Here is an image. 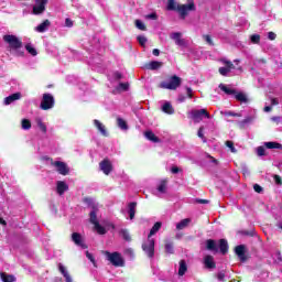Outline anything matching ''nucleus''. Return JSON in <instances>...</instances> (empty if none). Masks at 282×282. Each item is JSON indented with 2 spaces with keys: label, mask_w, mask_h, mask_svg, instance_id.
Segmentation results:
<instances>
[{
  "label": "nucleus",
  "mask_w": 282,
  "mask_h": 282,
  "mask_svg": "<svg viewBox=\"0 0 282 282\" xmlns=\"http://www.w3.org/2000/svg\"><path fill=\"white\" fill-rule=\"evenodd\" d=\"M206 250H208L209 252H214V254H217V252H220V254H228V240L226 239H220L218 241V246H217V241L214 239H207L206 240Z\"/></svg>",
  "instance_id": "nucleus-1"
},
{
  "label": "nucleus",
  "mask_w": 282,
  "mask_h": 282,
  "mask_svg": "<svg viewBox=\"0 0 282 282\" xmlns=\"http://www.w3.org/2000/svg\"><path fill=\"white\" fill-rule=\"evenodd\" d=\"M107 261L111 263L115 268H124V258H122V253L115 251V252H105Z\"/></svg>",
  "instance_id": "nucleus-2"
},
{
  "label": "nucleus",
  "mask_w": 282,
  "mask_h": 282,
  "mask_svg": "<svg viewBox=\"0 0 282 282\" xmlns=\"http://www.w3.org/2000/svg\"><path fill=\"white\" fill-rule=\"evenodd\" d=\"M182 86V78L177 75H173L169 78V82H161L159 87L161 89H170L171 91H175L178 87Z\"/></svg>",
  "instance_id": "nucleus-3"
},
{
  "label": "nucleus",
  "mask_w": 282,
  "mask_h": 282,
  "mask_svg": "<svg viewBox=\"0 0 282 282\" xmlns=\"http://www.w3.org/2000/svg\"><path fill=\"white\" fill-rule=\"evenodd\" d=\"M219 89L227 94V96H235L236 100L239 102H248V97L243 93H237L236 89L229 88L228 86L220 84Z\"/></svg>",
  "instance_id": "nucleus-4"
},
{
  "label": "nucleus",
  "mask_w": 282,
  "mask_h": 282,
  "mask_svg": "<svg viewBox=\"0 0 282 282\" xmlns=\"http://www.w3.org/2000/svg\"><path fill=\"white\" fill-rule=\"evenodd\" d=\"M195 1L191 0L187 4H177L176 12H178L181 19H186L188 12H195Z\"/></svg>",
  "instance_id": "nucleus-5"
},
{
  "label": "nucleus",
  "mask_w": 282,
  "mask_h": 282,
  "mask_svg": "<svg viewBox=\"0 0 282 282\" xmlns=\"http://www.w3.org/2000/svg\"><path fill=\"white\" fill-rule=\"evenodd\" d=\"M4 43H8L10 50H21L23 47V42L17 37V35H3Z\"/></svg>",
  "instance_id": "nucleus-6"
},
{
  "label": "nucleus",
  "mask_w": 282,
  "mask_h": 282,
  "mask_svg": "<svg viewBox=\"0 0 282 282\" xmlns=\"http://www.w3.org/2000/svg\"><path fill=\"white\" fill-rule=\"evenodd\" d=\"M47 160L51 161V165L56 167L57 173L59 175H69V166H67V163L62 161H54V159L47 158Z\"/></svg>",
  "instance_id": "nucleus-7"
},
{
  "label": "nucleus",
  "mask_w": 282,
  "mask_h": 282,
  "mask_svg": "<svg viewBox=\"0 0 282 282\" xmlns=\"http://www.w3.org/2000/svg\"><path fill=\"white\" fill-rule=\"evenodd\" d=\"M142 250L150 259H153L155 256V239L148 238V242L142 245Z\"/></svg>",
  "instance_id": "nucleus-8"
},
{
  "label": "nucleus",
  "mask_w": 282,
  "mask_h": 282,
  "mask_svg": "<svg viewBox=\"0 0 282 282\" xmlns=\"http://www.w3.org/2000/svg\"><path fill=\"white\" fill-rule=\"evenodd\" d=\"M40 108L43 111H48V109H53L54 108V96H52V94H44L42 97Z\"/></svg>",
  "instance_id": "nucleus-9"
},
{
  "label": "nucleus",
  "mask_w": 282,
  "mask_h": 282,
  "mask_svg": "<svg viewBox=\"0 0 282 282\" xmlns=\"http://www.w3.org/2000/svg\"><path fill=\"white\" fill-rule=\"evenodd\" d=\"M221 64L225 65V67H219L218 72L220 76H228L232 69H235V64H232L231 61L223 58L220 59Z\"/></svg>",
  "instance_id": "nucleus-10"
},
{
  "label": "nucleus",
  "mask_w": 282,
  "mask_h": 282,
  "mask_svg": "<svg viewBox=\"0 0 282 282\" xmlns=\"http://www.w3.org/2000/svg\"><path fill=\"white\" fill-rule=\"evenodd\" d=\"M203 116L205 118H207L208 120L210 118V113L208 112V110H206L204 108L199 109V110L194 109V110L191 111L192 120H196L197 122H199L200 120H204Z\"/></svg>",
  "instance_id": "nucleus-11"
},
{
  "label": "nucleus",
  "mask_w": 282,
  "mask_h": 282,
  "mask_svg": "<svg viewBox=\"0 0 282 282\" xmlns=\"http://www.w3.org/2000/svg\"><path fill=\"white\" fill-rule=\"evenodd\" d=\"M170 39H172L178 47H186V40L182 37V32L171 33Z\"/></svg>",
  "instance_id": "nucleus-12"
},
{
  "label": "nucleus",
  "mask_w": 282,
  "mask_h": 282,
  "mask_svg": "<svg viewBox=\"0 0 282 282\" xmlns=\"http://www.w3.org/2000/svg\"><path fill=\"white\" fill-rule=\"evenodd\" d=\"M99 167H100V171H102V173L105 175H109L111 173V171H113V165L111 164V161H109V159H104L99 163Z\"/></svg>",
  "instance_id": "nucleus-13"
},
{
  "label": "nucleus",
  "mask_w": 282,
  "mask_h": 282,
  "mask_svg": "<svg viewBox=\"0 0 282 282\" xmlns=\"http://www.w3.org/2000/svg\"><path fill=\"white\" fill-rule=\"evenodd\" d=\"M72 241L75 243V246H79V248H83V250H87V243L83 240V235L78 232L72 234Z\"/></svg>",
  "instance_id": "nucleus-14"
},
{
  "label": "nucleus",
  "mask_w": 282,
  "mask_h": 282,
  "mask_svg": "<svg viewBox=\"0 0 282 282\" xmlns=\"http://www.w3.org/2000/svg\"><path fill=\"white\" fill-rule=\"evenodd\" d=\"M235 253L237 254L238 259L245 263V261H248V257H246V246L239 245L235 247Z\"/></svg>",
  "instance_id": "nucleus-15"
},
{
  "label": "nucleus",
  "mask_w": 282,
  "mask_h": 282,
  "mask_svg": "<svg viewBox=\"0 0 282 282\" xmlns=\"http://www.w3.org/2000/svg\"><path fill=\"white\" fill-rule=\"evenodd\" d=\"M45 6H47V1L36 0L33 7V14H43L45 12Z\"/></svg>",
  "instance_id": "nucleus-16"
},
{
  "label": "nucleus",
  "mask_w": 282,
  "mask_h": 282,
  "mask_svg": "<svg viewBox=\"0 0 282 282\" xmlns=\"http://www.w3.org/2000/svg\"><path fill=\"white\" fill-rule=\"evenodd\" d=\"M204 264L207 270H215V268H217V263H215V258L210 254L205 256Z\"/></svg>",
  "instance_id": "nucleus-17"
},
{
  "label": "nucleus",
  "mask_w": 282,
  "mask_h": 282,
  "mask_svg": "<svg viewBox=\"0 0 282 282\" xmlns=\"http://www.w3.org/2000/svg\"><path fill=\"white\" fill-rule=\"evenodd\" d=\"M94 124H95L96 129H98V131L101 133V135H104L105 138H107L109 135V133L107 132V128L105 127V124H102V122L95 119Z\"/></svg>",
  "instance_id": "nucleus-18"
},
{
  "label": "nucleus",
  "mask_w": 282,
  "mask_h": 282,
  "mask_svg": "<svg viewBox=\"0 0 282 282\" xmlns=\"http://www.w3.org/2000/svg\"><path fill=\"white\" fill-rule=\"evenodd\" d=\"M50 25H52V22L50 20H44L35 28V30L40 33L47 32V30H50Z\"/></svg>",
  "instance_id": "nucleus-19"
},
{
  "label": "nucleus",
  "mask_w": 282,
  "mask_h": 282,
  "mask_svg": "<svg viewBox=\"0 0 282 282\" xmlns=\"http://www.w3.org/2000/svg\"><path fill=\"white\" fill-rule=\"evenodd\" d=\"M58 270H59L61 274H63L66 282H73L72 275H69V272L67 271L65 265H63V263H58Z\"/></svg>",
  "instance_id": "nucleus-20"
},
{
  "label": "nucleus",
  "mask_w": 282,
  "mask_h": 282,
  "mask_svg": "<svg viewBox=\"0 0 282 282\" xmlns=\"http://www.w3.org/2000/svg\"><path fill=\"white\" fill-rule=\"evenodd\" d=\"M56 191L59 195H65L66 191H69V186L67 185V183L63 182V181H58L57 182V187Z\"/></svg>",
  "instance_id": "nucleus-21"
},
{
  "label": "nucleus",
  "mask_w": 282,
  "mask_h": 282,
  "mask_svg": "<svg viewBox=\"0 0 282 282\" xmlns=\"http://www.w3.org/2000/svg\"><path fill=\"white\" fill-rule=\"evenodd\" d=\"M14 100H21V93H14L4 98V105H12Z\"/></svg>",
  "instance_id": "nucleus-22"
},
{
  "label": "nucleus",
  "mask_w": 282,
  "mask_h": 282,
  "mask_svg": "<svg viewBox=\"0 0 282 282\" xmlns=\"http://www.w3.org/2000/svg\"><path fill=\"white\" fill-rule=\"evenodd\" d=\"M97 213H98V208H96V206L93 205V210L89 214V221L94 226H96V224H99L98 223V215H97Z\"/></svg>",
  "instance_id": "nucleus-23"
},
{
  "label": "nucleus",
  "mask_w": 282,
  "mask_h": 282,
  "mask_svg": "<svg viewBox=\"0 0 282 282\" xmlns=\"http://www.w3.org/2000/svg\"><path fill=\"white\" fill-rule=\"evenodd\" d=\"M162 111L163 113H167V116H173V113H175V108H173V105H171V102H165L162 106Z\"/></svg>",
  "instance_id": "nucleus-24"
},
{
  "label": "nucleus",
  "mask_w": 282,
  "mask_h": 282,
  "mask_svg": "<svg viewBox=\"0 0 282 282\" xmlns=\"http://www.w3.org/2000/svg\"><path fill=\"white\" fill-rule=\"evenodd\" d=\"M144 135H145L147 140H150V142L160 143V138H158V135H155V133H153V131L148 130L144 132Z\"/></svg>",
  "instance_id": "nucleus-25"
},
{
  "label": "nucleus",
  "mask_w": 282,
  "mask_h": 282,
  "mask_svg": "<svg viewBox=\"0 0 282 282\" xmlns=\"http://www.w3.org/2000/svg\"><path fill=\"white\" fill-rule=\"evenodd\" d=\"M187 271H188V265L186 264V260H181L180 267H178V276H184Z\"/></svg>",
  "instance_id": "nucleus-26"
},
{
  "label": "nucleus",
  "mask_w": 282,
  "mask_h": 282,
  "mask_svg": "<svg viewBox=\"0 0 282 282\" xmlns=\"http://www.w3.org/2000/svg\"><path fill=\"white\" fill-rule=\"evenodd\" d=\"M160 228H162V223L156 221L153 227L150 229V234L148 235V239H151L153 235L160 232Z\"/></svg>",
  "instance_id": "nucleus-27"
},
{
  "label": "nucleus",
  "mask_w": 282,
  "mask_h": 282,
  "mask_svg": "<svg viewBox=\"0 0 282 282\" xmlns=\"http://www.w3.org/2000/svg\"><path fill=\"white\" fill-rule=\"evenodd\" d=\"M0 279L3 282H14V281H17V278H14V275L8 274L6 272H0Z\"/></svg>",
  "instance_id": "nucleus-28"
},
{
  "label": "nucleus",
  "mask_w": 282,
  "mask_h": 282,
  "mask_svg": "<svg viewBox=\"0 0 282 282\" xmlns=\"http://www.w3.org/2000/svg\"><path fill=\"white\" fill-rule=\"evenodd\" d=\"M160 67H162V62H158V61H152L145 65L147 69H152V70L160 69Z\"/></svg>",
  "instance_id": "nucleus-29"
},
{
  "label": "nucleus",
  "mask_w": 282,
  "mask_h": 282,
  "mask_svg": "<svg viewBox=\"0 0 282 282\" xmlns=\"http://www.w3.org/2000/svg\"><path fill=\"white\" fill-rule=\"evenodd\" d=\"M191 218H185L176 224V230H184V228H188V224H191Z\"/></svg>",
  "instance_id": "nucleus-30"
},
{
  "label": "nucleus",
  "mask_w": 282,
  "mask_h": 282,
  "mask_svg": "<svg viewBox=\"0 0 282 282\" xmlns=\"http://www.w3.org/2000/svg\"><path fill=\"white\" fill-rule=\"evenodd\" d=\"M135 206H138L135 202L129 203L128 205L130 219H135Z\"/></svg>",
  "instance_id": "nucleus-31"
},
{
  "label": "nucleus",
  "mask_w": 282,
  "mask_h": 282,
  "mask_svg": "<svg viewBox=\"0 0 282 282\" xmlns=\"http://www.w3.org/2000/svg\"><path fill=\"white\" fill-rule=\"evenodd\" d=\"M35 122H36L39 129L42 131V133H47V126H45V123L43 122V119L36 118Z\"/></svg>",
  "instance_id": "nucleus-32"
},
{
  "label": "nucleus",
  "mask_w": 282,
  "mask_h": 282,
  "mask_svg": "<svg viewBox=\"0 0 282 282\" xmlns=\"http://www.w3.org/2000/svg\"><path fill=\"white\" fill-rule=\"evenodd\" d=\"M265 149H282V144L279 142H264Z\"/></svg>",
  "instance_id": "nucleus-33"
},
{
  "label": "nucleus",
  "mask_w": 282,
  "mask_h": 282,
  "mask_svg": "<svg viewBox=\"0 0 282 282\" xmlns=\"http://www.w3.org/2000/svg\"><path fill=\"white\" fill-rule=\"evenodd\" d=\"M117 124H118L119 129H122L123 131H127V129H129L127 121H124V119H122V118H117Z\"/></svg>",
  "instance_id": "nucleus-34"
},
{
  "label": "nucleus",
  "mask_w": 282,
  "mask_h": 282,
  "mask_svg": "<svg viewBox=\"0 0 282 282\" xmlns=\"http://www.w3.org/2000/svg\"><path fill=\"white\" fill-rule=\"evenodd\" d=\"M21 124L24 131H30V129H32V121H30V119H22Z\"/></svg>",
  "instance_id": "nucleus-35"
},
{
  "label": "nucleus",
  "mask_w": 282,
  "mask_h": 282,
  "mask_svg": "<svg viewBox=\"0 0 282 282\" xmlns=\"http://www.w3.org/2000/svg\"><path fill=\"white\" fill-rule=\"evenodd\" d=\"M120 235H121V237H122V239L124 240V241H132V239H131V235L129 234V230H127V229H121L120 230Z\"/></svg>",
  "instance_id": "nucleus-36"
},
{
  "label": "nucleus",
  "mask_w": 282,
  "mask_h": 282,
  "mask_svg": "<svg viewBox=\"0 0 282 282\" xmlns=\"http://www.w3.org/2000/svg\"><path fill=\"white\" fill-rule=\"evenodd\" d=\"M165 252H166L167 254H173V253L175 252L173 242H171V241H166V242H165Z\"/></svg>",
  "instance_id": "nucleus-37"
},
{
  "label": "nucleus",
  "mask_w": 282,
  "mask_h": 282,
  "mask_svg": "<svg viewBox=\"0 0 282 282\" xmlns=\"http://www.w3.org/2000/svg\"><path fill=\"white\" fill-rule=\"evenodd\" d=\"M166 184H169L167 180H162L158 186L159 193H166Z\"/></svg>",
  "instance_id": "nucleus-38"
},
{
  "label": "nucleus",
  "mask_w": 282,
  "mask_h": 282,
  "mask_svg": "<svg viewBox=\"0 0 282 282\" xmlns=\"http://www.w3.org/2000/svg\"><path fill=\"white\" fill-rule=\"evenodd\" d=\"M166 10L169 11H177V2L175 0H169Z\"/></svg>",
  "instance_id": "nucleus-39"
},
{
  "label": "nucleus",
  "mask_w": 282,
  "mask_h": 282,
  "mask_svg": "<svg viewBox=\"0 0 282 282\" xmlns=\"http://www.w3.org/2000/svg\"><path fill=\"white\" fill-rule=\"evenodd\" d=\"M254 122V117H246L242 121H240V129H243L246 124H250Z\"/></svg>",
  "instance_id": "nucleus-40"
},
{
  "label": "nucleus",
  "mask_w": 282,
  "mask_h": 282,
  "mask_svg": "<svg viewBox=\"0 0 282 282\" xmlns=\"http://www.w3.org/2000/svg\"><path fill=\"white\" fill-rule=\"evenodd\" d=\"M95 230L98 232V235H107V229H105L100 223H96Z\"/></svg>",
  "instance_id": "nucleus-41"
},
{
  "label": "nucleus",
  "mask_w": 282,
  "mask_h": 282,
  "mask_svg": "<svg viewBox=\"0 0 282 282\" xmlns=\"http://www.w3.org/2000/svg\"><path fill=\"white\" fill-rule=\"evenodd\" d=\"M25 50H26V52H29V54H31V56H36V54H39V52H36V48H34L30 44L25 45Z\"/></svg>",
  "instance_id": "nucleus-42"
},
{
  "label": "nucleus",
  "mask_w": 282,
  "mask_h": 282,
  "mask_svg": "<svg viewBox=\"0 0 282 282\" xmlns=\"http://www.w3.org/2000/svg\"><path fill=\"white\" fill-rule=\"evenodd\" d=\"M134 23L138 30H141L142 32H147V25H144V23L141 20H135Z\"/></svg>",
  "instance_id": "nucleus-43"
},
{
  "label": "nucleus",
  "mask_w": 282,
  "mask_h": 282,
  "mask_svg": "<svg viewBox=\"0 0 282 282\" xmlns=\"http://www.w3.org/2000/svg\"><path fill=\"white\" fill-rule=\"evenodd\" d=\"M250 41L251 43H253L254 45H259V43L261 42V35L259 34H253L250 36Z\"/></svg>",
  "instance_id": "nucleus-44"
},
{
  "label": "nucleus",
  "mask_w": 282,
  "mask_h": 282,
  "mask_svg": "<svg viewBox=\"0 0 282 282\" xmlns=\"http://www.w3.org/2000/svg\"><path fill=\"white\" fill-rule=\"evenodd\" d=\"M257 155H259V158H263V155H265V148L263 145L257 148Z\"/></svg>",
  "instance_id": "nucleus-45"
},
{
  "label": "nucleus",
  "mask_w": 282,
  "mask_h": 282,
  "mask_svg": "<svg viewBox=\"0 0 282 282\" xmlns=\"http://www.w3.org/2000/svg\"><path fill=\"white\" fill-rule=\"evenodd\" d=\"M137 41L139 42V44L141 45V47H144V45H147V37L145 36H143V35H139L138 37H137Z\"/></svg>",
  "instance_id": "nucleus-46"
},
{
  "label": "nucleus",
  "mask_w": 282,
  "mask_h": 282,
  "mask_svg": "<svg viewBox=\"0 0 282 282\" xmlns=\"http://www.w3.org/2000/svg\"><path fill=\"white\" fill-rule=\"evenodd\" d=\"M226 147H228V149H230L231 153H237V150L235 149V142L226 141Z\"/></svg>",
  "instance_id": "nucleus-47"
},
{
  "label": "nucleus",
  "mask_w": 282,
  "mask_h": 282,
  "mask_svg": "<svg viewBox=\"0 0 282 282\" xmlns=\"http://www.w3.org/2000/svg\"><path fill=\"white\" fill-rule=\"evenodd\" d=\"M203 39L207 42L208 45H215V43L213 42V37H210V35L204 34Z\"/></svg>",
  "instance_id": "nucleus-48"
},
{
  "label": "nucleus",
  "mask_w": 282,
  "mask_h": 282,
  "mask_svg": "<svg viewBox=\"0 0 282 282\" xmlns=\"http://www.w3.org/2000/svg\"><path fill=\"white\" fill-rule=\"evenodd\" d=\"M273 180H274L275 184H278V186H282V178L279 174H274Z\"/></svg>",
  "instance_id": "nucleus-49"
},
{
  "label": "nucleus",
  "mask_w": 282,
  "mask_h": 282,
  "mask_svg": "<svg viewBox=\"0 0 282 282\" xmlns=\"http://www.w3.org/2000/svg\"><path fill=\"white\" fill-rule=\"evenodd\" d=\"M245 237H254V229L241 231Z\"/></svg>",
  "instance_id": "nucleus-50"
},
{
  "label": "nucleus",
  "mask_w": 282,
  "mask_h": 282,
  "mask_svg": "<svg viewBox=\"0 0 282 282\" xmlns=\"http://www.w3.org/2000/svg\"><path fill=\"white\" fill-rule=\"evenodd\" d=\"M217 279L218 281L226 282V273L224 271L218 272Z\"/></svg>",
  "instance_id": "nucleus-51"
},
{
  "label": "nucleus",
  "mask_w": 282,
  "mask_h": 282,
  "mask_svg": "<svg viewBox=\"0 0 282 282\" xmlns=\"http://www.w3.org/2000/svg\"><path fill=\"white\" fill-rule=\"evenodd\" d=\"M86 257L89 259V261H91V263H94V265H96V258H94V254H91L89 251H86Z\"/></svg>",
  "instance_id": "nucleus-52"
},
{
  "label": "nucleus",
  "mask_w": 282,
  "mask_h": 282,
  "mask_svg": "<svg viewBox=\"0 0 282 282\" xmlns=\"http://www.w3.org/2000/svg\"><path fill=\"white\" fill-rule=\"evenodd\" d=\"M225 116L232 117V118H239L241 115H239L237 112H232V111H226Z\"/></svg>",
  "instance_id": "nucleus-53"
},
{
  "label": "nucleus",
  "mask_w": 282,
  "mask_h": 282,
  "mask_svg": "<svg viewBox=\"0 0 282 282\" xmlns=\"http://www.w3.org/2000/svg\"><path fill=\"white\" fill-rule=\"evenodd\" d=\"M83 202L88 206H94V199H91V197H84Z\"/></svg>",
  "instance_id": "nucleus-54"
},
{
  "label": "nucleus",
  "mask_w": 282,
  "mask_h": 282,
  "mask_svg": "<svg viewBox=\"0 0 282 282\" xmlns=\"http://www.w3.org/2000/svg\"><path fill=\"white\" fill-rule=\"evenodd\" d=\"M65 26L66 28H74V21H72V19L66 18L65 19Z\"/></svg>",
  "instance_id": "nucleus-55"
},
{
  "label": "nucleus",
  "mask_w": 282,
  "mask_h": 282,
  "mask_svg": "<svg viewBox=\"0 0 282 282\" xmlns=\"http://www.w3.org/2000/svg\"><path fill=\"white\" fill-rule=\"evenodd\" d=\"M120 89H122L123 91H128L129 90V83H120L119 84Z\"/></svg>",
  "instance_id": "nucleus-56"
},
{
  "label": "nucleus",
  "mask_w": 282,
  "mask_h": 282,
  "mask_svg": "<svg viewBox=\"0 0 282 282\" xmlns=\"http://www.w3.org/2000/svg\"><path fill=\"white\" fill-rule=\"evenodd\" d=\"M253 191L256 193H263V187H261V185H259V184H254L253 185Z\"/></svg>",
  "instance_id": "nucleus-57"
},
{
  "label": "nucleus",
  "mask_w": 282,
  "mask_h": 282,
  "mask_svg": "<svg viewBox=\"0 0 282 282\" xmlns=\"http://www.w3.org/2000/svg\"><path fill=\"white\" fill-rule=\"evenodd\" d=\"M195 204H210V200L203 199V198H196Z\"/></svg>",
  "instance_id": "nucleus-58"
},
{
  "label": "nucleus",
  "mask_w": 282,
  "mask_h": 282,
  "mask_svg": "<svg viewBox=\"0 0 282 282\" xmlns=\"http://www.w3.org/2000/svg\"><path fill=\"white\" fill-rule=\"evenodd\" d=\"M197 135H198V138H200L202 140L205 139V137H204V127H200V128L198 129Z\"/></svg>",
  "instance_id": "nucleus-59"
},
{
  "label": "nucleus",
  "mask_w": 282,
  "mask_h": 282,
  "mask_svg": "<svg viewBox=\"0 0 282 282\" xmlns=\"http://www.w3.org/2000/svg\"><path fill=\"white\" fill-rule=\"evenodd\" d=\"M124 254H127L128 257H133L134 256L133 249L131 248L126 249Z\"/></svg>",
  "instance_id": "nucleus-60"
},
{
  "label": "nucleus",
  "mask_w": 282,
  "mask_h": 282,
  "mask_svg": "<svg viewBox=\"0 0 282 282\" xmlns=\"http://www.w3.org/2000/svg\"><path fill=\"white\" fill-rule=\"evenodd\" d=\"M268 39H269L270 41H274V40L276 39V33H274V32H269V33H268Z\"/></svg>",
  "instance_id": "nucleus-61"
},
{
  "label": "nucleus",
  "mask_w": 282,
  "mask_h": 282,
  "mask_svg": "<svg viewBox=\"0 0 282 282\" xmlns=\"http://www.w3.org/2000/svg\"><path fill=\"white\" fill-rule=\"evenodd\" d=\"M113 78H115L116 80H121V78H122V73H120V72L113 73Z\"/></svg>",
  "instance_id": "nucleus-62"
},
{
  "label": "nucleus",
  "mask_w": 282,
  "mask_h": 282,
  "mask_svg": "<svg viewBox=\"0 0 282 282\" xmlns=\"http://www.w3.org/2000/svg\"><path fill=\"white\" fill-rule=\"evenodd\" d=\"M148 19H152V21H158V13L153 12L148 14Z\"/></svg>",
  "instance_id": "nucleus-63"
},
{
  "label": "nucleus",
  "mask_w": 282,
  "mask_h": 282,
  "mask_svg": "<svg viewBox=\"0 0 282 282\" xmlns=\"http://www.w3.org/2000/svg\"><path fill=\"white\" fill-rule=\"evenodd\" d=\"M275 257H276V260H275L276 263H281L282 262L281 251H276Z\"/></svg>",
  "instance_id": "nucleus-64"
}]
</instances>
